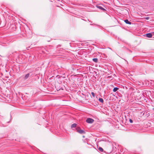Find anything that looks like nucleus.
<instances>
[{"label": "nucleus", "mask_w": 154, "mask_h": 154, "mask_svg": "<svg viewBox=\"0 0 154 154\" xmlns=\"http://www.w3.org/2000/svg\"><path fill=\"white\" fill-rule=\"evenodd\" d=\"M77 131L80 134H84L85 132L83 130H81L79 128H76Z\"/></svg>", "instance_id": "f257e3e1"}, {"label": "nucleus", "mask_w": 154, "mask_h": 154, "mask_svg": "<svg viewBox=\"0 0 154 154\" xmlns=\"http://www.w3.org/2000/svg\"><path fill=\"white\" fill-rule=\"evenodd\" d=\"M94 121L93 119L90 118H88L86 120V122L87 123L90 124L93 123Z\"/></svg>", "instance_id": "f03ea898"}, {"label": "nucleus", "mask_w": 154, "mask_h": 154, "mask_svg": "<svg viewBox=\"0 0 154 154\" xmlns=\"http://www.w3.org/2000/svg\"><path fill=\"white\" fill-rule=\"evenodd\" d=\"M96 7L97 8L103 10V11H105V9L103 8L101 6L99 5H97Z\"/></svg>", "instance_id": "7ed1b4c3"}, {"label": "nucleus", "mask_w": 154, "mask_h": 154, "mask_svg": "<svg viewBox=\"0 0 154 154\" xmlns=\"http://www.w3.org/2000/svg\"><path fill=\"white\" fill-rule=\"evenodd\" d=\"M145 35L146 37L148 38H151L152 37V35L151 33L146 34Z\"/></svg>", "instance_id": "20e7f679"}, {"label": "nucleus", "mask_w": 154, "mask_h": 154, "mask_svg": "<svg viewBox=\"0 0 154 154\" xmlns=\"http://www.w3.org/2000/svg\"><path fill=\"white\" fill-rule=\"evenodd\" d=\"M124 22L127 24H131V22L128 20H124Z\"/></svg>", "instance_id": "39448f33"}, {"label": "nucleus", "mask_w": 154, "mask_h": 154, "mask_svg": "<svg viewBox=\"0 0 154 154\" xmlns=\"http://www.w3.org/2000/svg\"><path fill=\"white\" fill-rule=\"evenodd\" d=\"M29 75L30 74L29 73L26 74L24 77V79L25 80L26 79L29 77Z\"/></svg>", "instance_id": "423d86ee"}, {"label": "nucleus", "mask_w": 154, "mask_h": 154, "mask_svg": "<svg viewBox=\"0 0 154 154\" xmlns=\"http://www.w3.org/2000/svg\"><path fill=\"white\" fill-rule=\"evenodd\" d=\"M77 124L75 123L72 124L71 126V128H75L76 127Z\"/></svg>", "instance_id": "0eeeda50"}, {"label": "nucleus", "mask_w": 154, "mask_h": 154, "mask_svg": "<svg viewBox=\"0 0 154 154\" xmlns=\"http://www.w3.org/2000/svg\"><path fill=\"white\" fill-rule=\"evenodd\" d=\"M93 61L95 62V63H97L98 62V59L97 58H93Z\"/></svg>", "instance_id": "6e6552de"}, {"label": "nucleus", "mask_w": 154, "mask_h": 154, "mask_svg": "<svg viewBox=\"0 0 154 154\" xmlns=\"http://www.w3.org/2000/svg\"><path fill=\"white\" fill-rule=\"evenodd\" d=\"M119 88H118L117 87H115L113 89V91L114 92H116L118 90Z\"/></svg>", "instance_id": "1a4fd4ad"}, {"label": "nucleus", "mask_w": 154, "mask_h": 154, "mask_svg": "<svg viewBox=\"0 0 154 154\" xmlns=\"http://www.w3.org/2000/svg\"><path fill=\"white\" fill-rule=\"evenodd\" d=\"M98 100L101 103H103L104 102L103 99L102 98H99Z\"/></svg>", "instance_id": "9d476101"}, {"label": "nucleus", "mask_w": 154, "mask_h": 154, "mask_svg": "<svg viewBox=\"0 0 154 154\" xmlns=\"http://www.w3.org/2000/svg\"><path fill=\"white\" fill-rule=\"evenodd\" d=\"M98 150H99V151L101 152H103V149L101 147H99V148Z\"/></svg>", "instance_id": "9b49d317"}, {"label": "nucleus", "mask_w": 154, "mask_h": 154, "mask_svg": "<svg viewBox=\"0 0 154 154\" xmlns=\"http://www.w3.org/2000/svg\"><path fill=\"white\" fill-rule=\"evenodd\" d=\"M91 94L92 96L94 97L95 96V95L94 93L93 92H92L91 93Z\"/></svg>", "instance_id": "f8f14e48"}, {"label": "nucleus", "mask_w": 154, "mask_h": 154, "mask_svg": "<svg viewBox=\"0 0 154 154\" xmlns=\"http://www.w3.org/2000/svg\"><path fill=\"white\" fill-rule=\"evenodd\" d=\"M129 122L131 123H132L133 122V120L131 119H129Z\"/></svg>", "instance_id": "ddd939ff"}, {"label": "nucleus", "mask_w": 154, "mask_h": 154, "mask_svg": "<svg viewBox=\"0 0 154 154\" xmlns=\"http://www.w3.org/2000/svg\"><path fill=\"white\" fill-rule=\"evenodd\" d=\"M149 17H146L145 18V19H146V20H149Z\"/></svg>", "instance_id": "4468645a"}, {"label": "nucleus", "mask_w": 154, "mask_h": 154, "mask_svg": "<svg viewBox=\"0 0 154 154\" xmlns=\"http://www.w3.org/2000/svg\"><path fill=\"white\" fill-rule=\"evenodd\" d=\"M83 138H84V137H85V136H83Z\"/></svg>", "instance_id": "2eb2a0df"}, {"label": "nucleus", "mask_w": 154, "mask_h": 154, "mask_svg": "<svg viewBox=\"0 0 154 154\" xmlns=\"http://www.w3.org/2000/svg\"><path fill=\"white\" fill-rule=\"evenodd\" d=\"M91 24V25H92V24Z\"/></svg>", "instance_id": "dca6fc26"}, {"label": "nucleus", "mask_w": 154, "mask_h": 154, "mask_svg": "<svg viewBox=\"0 0 154 154\" xmlns=\"http://www.w3.org/2000/svg\"><path fill=\"white\" fill-rule=\"evenodd\" d=\"M153 109L154 110V108H153Z\"/></svg>", "instance_id": "f3484780"}]
</instances>
